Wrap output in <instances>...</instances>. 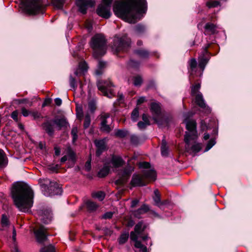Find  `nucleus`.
I'll use <instances>...</instances> for the list:
<instances>
[{"mask_svg":"<svg viewBox=\"0 0 252 252\" xmlns=\"http://www.w3.org/2000/svg\"><path fill=\"white\" fill-rule=\"evenodd\" d=\"M205 34L211 35L215 34L217 32V27L214 24L211 23H207L205 26Z\"/></svg>","mask_w":252,"mask_h":252,"instance_id":"a878e982","label":"nucleus"},{"mask_svg":"<svg viewBox=\"0 0 252 252\" xmlns=\"http://www.w3.org/2000/svg\"><path fill=\"white\" fill-rule=\"evenodd\" d=\"M92 196L93 198H96L99 201H102L105 197V193L102 191H99L93 192Z\"/></svg>","mask_w":252,"mask_h":252,"instance_id":"473e14b6","label":"nucleus"},{"mask_svg":"<svg viewBox=\"0 0 252 252\" xmlns=\"http://www.w3.org/2000/svg\"><path fill=\"white\" fill-rule=\"evenodd\" d=\"M90 46L94 50L93 56L95 58H98L106 53V39L101 34H96L92 38Z\"/></svg>","mask_w":252,"mask_h":252,"instance_id":"39448f33","label":"nucleus"},{"mask_svg":"<svg viewBox=\"0 0 252 252\" xmlns=\"http://www.w3.org/2000/svg\"><path fill=\"white\" fill-rule=\"evenodd\" d=\"M88 108L91 113H94L96 109V104L94 100L89 102Z\"/></svg>","mask_w":252,"mask_h":252,"instance_id":"a18cd8bd","label":"nucleus"},{"mask_svg":"<svg viewBox=\"0 0 252 252\" xmlns=\"http://www.w3.org/2000/svg\"><path fill=\"white\" fill-rule=\"evenodd\" d=\"M113 215V213L111 212H108L106 213H105L103 216L102 218L105 219H111L112 218Z\"/></svg>","mask_w":252,"mask_h":252,"instance_id":"e2e57ef3","label":"nucleus"},{"mask_svg":"<svg viewBox=\"0 0 252 252\" xmlns=\"http://www.w3.org/2000/svg\"><path fill=\"white\" fill-rule=\"evenodd\" d=\"M197 62L195 59H191L189 61V72L190 74L189 80H191V76L196 73Z\"/></svg>","mask_w":252,"mask_h":252,"instance_id":"4be33fe9","label":"nucleus"},{"mask_svg":"<svg viewBox=\"0 0 252 252\" xmlns=\"http://www.w3.org/2000/svg\"><path fill=\"white\" fill-rule=\"evenodd\" d=\"M91 159L89 158L86 162L85 165V170L87 171H89L91 169Z\"/></svg>","mask_w":252,"mask_h":252,"instance_id":"052dcab7","label":"nucleus"},{"mask_svg":"<svg viewBox=\"0 0 252 252\" xmlns=\"http://www.w3.org/2000/svg\"><path fill=\"white\" fill-rule=\"evenodd\" d=\"M150 125V123L140 121L138 123L137 126L139 129H143L145 128L148 126H149Z\"/></svg>","mask_w":252,"mask_h":252,"instance_id":"603ef678","label":"nucleus"},{"mask_svg":"<svg viewBox=\"0 0 252 252\" xmlns=\"http://www.w3.org/2000/svg\"><path fill=\"white\" fill-rule=\"evenodd\" d=\"M8 159L4 152L0 149V168H3L7 165Z\"/></svg>","mask_w":252,"mask_h":252,"instance_id":"bb28decb","label":"nucleus"},{"mask_svg":"<svg viewBox=\"0 0 252 252\" xmlns=\"http://www.w3.org/2000/svg\"><path fill=\"white\" fill-rule=\"evenodd\" d=\"M128 237H129V235L128 233H123L122 234L119 239V244H123L124 243H125L128 238Z\"/></svg>","mask_w":252,"mask_h":252,"instance_id":"a19ab883","label":"nucleus"},{"mask_svg":"<svg viewBox=\"0 0 252 252\" xmlns=\"http://www.w3.org/2000/svg\"><path fill=\"white\" fill-rule=\"evenodd\" d=\"M60 167V165L58 164H52L48 166V169L52 172H57Z\"/></svg>","mask_w":252,"mask_h":252,"instance_id":"8fccbe9b","label":"nucleus"},{"mask_svg":"<svg viewBox=\"0 0 252 252\" xmlns=\"http://www.w3.org/2000/svg\"><path fill=\"white\" fill-rule=\"evenodd\" d=\"M150 110L153 115V120L159 126L164 124L167 125L168 122L167 119H159V117L161 114V107L160 103L157 102H152L151 104Z\"/></svg>","mask_w":252,"mask_h":252,"instance_id":"9b49d317","label":"nucleus"},{"mask_svg":"<svg viewBox=\"0 0 252 252\" xmlns=\"http://www.w3.org/2000/svg\"><path fill=\"white\" fill-rule=\"evenodd\" d=\"M131 142L133 144H137L138 141V137L136 135H132L130 138Z\"/></svg>","mask_w":252,"mask_h":252,"instance_id":"338daca9","label":"nucleus"},{"mask_svg":"<svg viewBox=\"0 0 252 252\" xmlns=\"http://www.w3.org/2000/svg\"><path fill=\"white\" fill-rule=\"evenodd\" d=\"M40 220L45 224L50 223L52 220V211L49 209L40 210L38 212Z\"/></svg>","mask_w":252,"mask_h":252,"instance_id":"ddd939ff","label":"nucleus"},{"mask_svg":"<svg viewBox=\"0 0 252 252\" xmlns=\"http://www.w3.org/2000/svg\"><path fill=\"white\" fill-rule=\"evenodd\" d=\"M18 112L17 110H15L11 114V117L16 122H18Z\"/></svg>","mask_w":252,"mask_h":252,"instance_id":"4d7b16f0","label":"nucleus"},{"mask_svg":"<svg viewBox=\"0 0 252 252\" xmlns=\"http://www.w3.org/2000/svg\"><path fill=\"white\" fill-rule=\"evenodd\" d=\"M216 144L215 140L213 138L211 139L208 142L204 152L208 151Z\"/></svg>","mask_w":252,"mask_h":252,"instance_id":"49530a36","label":"nucleus"},{"mask_svg":"<svg viewBox=\"0 0 252 252\" xmlns=\"http://www.w3.org/2000/svg\"><path fill=\"white\" fill-rule=\"evenodd\" d=\"M40 252H55V248L53 246L50 245L42 248L40 250Z\"/></svg>","mask_w":252,"mask_h":252,"instance_id":"37998d69","label":"nucleus"},{"mask_svg":"<svg viewBox=\"0 0 252 252\" xmlns=\"http://www.w3.org/2000/svg\"><path fill=\"white\" fill-rule=\"evenodd\" d=\"M94 143L96 147V156L97 157H99L106 149L105 139H96L94 140Z\"/></svg>","mask_w":252,"mask_h":252,"instance_id":"f3484780","label":"nucleus"},{"mask_svg":"<svg viewBox=\"0 0 252 252\" xmlns=\"http://www.w3.org/2000/svg\"><path fill=\"white\" fill-rule=\"evenodd\" d=\"M97 87L104 96L111 98L115 95L114 85L110 80H98L97 82Z\"/></svg>","mask_w":252,"mask_h":252,"instance_id":"1a4fd4ad","label":"nucleus"},{"mask_svg":"<svg viewBox=\"0 0 252 252\" xmlns=\"http://www.w3.org/2000/svg\"><path fill=\"white\" fill-rule=\"evenodd\" d=\"M139 165L140 168H145L146 170L149 169L150 166V163L147 162H140Z\"/></svg>","mask_w":252,"mask_h":252,"instance_id":"13d9d810","label":"nucleus"},{"mask_svg":"<svg viewBox=\"0 0 252 252\" xmlns=\"http://www.w3.org/2000/svg\"><path fill=\"white\" fill-rule=\"evenodd\" d=\"M109 118L110 114L108 113H102L101 115L100 130L102 131L109 133L111 131V129L108 120Z\"/></svg>","mask_w":252,"mask_h":252,"instance_id":"2eb2a0df","label":"nucleus"},{"mask_svg":"<svg viewBox=\"0 0 252 252\" xmlns=\"http://www.w3.org/2000/svg\"><path fill=\"white\" fill-rule=\"evenodd\" d=\"M128 134V131L125 129H118L116 131L115 135L118 137L124 138Z\"/></svg>","mask_w":252,"mask_h":252,"instance_id":"c9c22d12","label":"nucleus"},{"mask_svg":"<svg viewBox=\"0 0 252 252\" xmlns=\"http://www.w3.org/2000/svg\"><path fill=\"white\" fill-rule=\"evenodd\" d=\"M79 68L82 71H87L88 69L87 63L85 62H80L79 64Z\"/></svg>","mask_w":252,"mask_h":252,"instance_id":"864d4df0","label":"nucleus"},{"mask_svg":"<svg viewBox=\"0 0 252 252\" xmlns=\"http://www.w3.org/2000/svg\"><path fill=\"white\" fill-rule=\"evenodd\" d=\"M135 54L138 55L141 58H147L149 56V53L148 51L145 50H136L134 51Z\"/></svg>","mask_w":252,"mask_h":252,"instance_id":"2f4dec72","label":"nucleus"},{"mask_svg":"<svg viewBox=\"0 0 252 252\" xmlns=\"http://www.w3.org/2000/svg\"><path fill=\"white\" fill-rule=\"evenodd\" d=\"M110 170V167L108 163H105L103 167L99 170L98 175L99 177L102 178L107 176Z\"/></svg>","mask_w":252,"mask_h":252,"instance_id":"cd10ccee","label":"nucleus"},{"mask_svg":"<svg viewBox=\"0 0 252 252\" xmlns=\"http://www.w3.org/2000/svg\"><path fill=\"white\" fill-rule=\"evenodd\" d=\"M34 233L38 243H42L47 240V229L44 226H40L38 229H34Z\"/></svg>","mask_w":252,"mask_h":252,"instance_id":"4468645a","label":"nucleus"},{"mask_svg":"<svg viewBox=\"0 0 252 252\" xmlns=\"http://www.w3.org/2000/svg\"><path fill=\"white\" fill-rule=\"evenodd\" d=\"M39 181L42 184V191L45 196H52L62 194V189L57 182L47 178L40 179Z\"/></svg>","mask_w":252,"mask_h":252,"instance_id":"423d86ee","label":"nucleus"},{"mask_svg":"<svg viewBox=\"0 0 252 252\" xmlns=\"http://www.w3.org/2000/svg\"><path fill=\"white\" fill-rule=\"evenodd\" d=\"M146 101V97L144 96L140 97L137 101V104L140 105Z\"/></svg>","mask_w":252,"mask_h":252,"instance_id":"774afa93","label":"nucleus"},{"mask_svg":"<svg viewBox=\"0 0 252 252\" xmlns=\"http://www.w3.org/2000/svg\"><path fill=\"white\" fill-rule=\"evenodd\" d=\"M65 0H53L52 3L58 9H62Z\"/></svg>","mask_w":252,"mask_h":252,"instance_id":"f704fd0d","label":"nucleus"},{"mask_svg":"<svg viewBox=\"0 0 252 252\" xmlns=\"http://www.w3.org/2000/svg\"><path fill=\"white\" fill-rule=\"evenodd\" d=\"M133 170V168L131 166H128L123 169L122 176L123 177L129 176Z\"/></svg>","mask_w":252,"mask_h":252,"instance_id":"e433bc0d","label":"nucleus"},{"mask_svg":"<svg viewBox=\"0 0 252 252\" xmlns=\"http://www.w3.org/2000/svg\"><path fill=\"white\" fill-rule=\"evenodd\" d=\"M78 129L77 126H73L71 131V134L72 136V141L75 142L78 138Z\"/></svg>","mask_w":252,"mask_h":252,"instance_id":"ea45409f","label":"nucleus"},{"mask_svg":"<svg viewBox=\"0 0 252 252\" xmlns=\"http://www.w3.org/2000/svg\"><path fill=\"white\" fill-rule=\"evenodd\" d=\"M143 82V79L141 76L137 75L133 78V84L135 86H140Z\"/></svg>","mask_w":252,"mask_h":252,"instance_id":"58836bf2","label":"nucleus"},{"mask_svg":"<svg viewBox=\"0 0 252 252\" xmlns=\"http://www.w3.org/2000/svg\"><path fill=\"white\" fill-rule=\"evenodd\" d=\"M210 59L209 53L206 48L204 51L202 55L200 56L199 58V64L198 66L201 69V72L200 73L199 76L202 75L203 72L205 68V66L208 63Z\"/></svg>","mask_w":252,"mask_h":252,"instance_id":"dca6fc26","label":"nucleus"},{"mask_svg":"<svg viewBox=\"0 0 252 252\" xmlns=\"http://www.w3.org/2000/svg\"><path fill=\"white\" fill-rule=\"evenodd\" d=\"M150 210L149 207L146 204L142 205L140 208H139V211H142L143 213H145L149 211Z\"/></svg>","mask_w":252,"mask_h":252,"instance_id":"bf43d9fd","label":"nucleus"},{"mask_svg":"<svg viewBox=\"0 0 252 252\" xmlns=\"http://www.w3.org/2000/svg\"><path fill=\"white\" fill-rule=\"evenodd\" d=\"M142 176L144 179L150 181H155L156 179V173L152 169H146L143 171Z\"/></svg>","mask_w":252,"mask_h":252,"instance_id":"b1692460","label":"nucleus"},{"mask_svg":"<svg viewBox=\"0 0 252 252\" xmlns=\"http://www.w3.org/2000/svg\"><path fill=\"white\" fill-rule=\"evenodd\" d=\"M186 127L188 131L185 135V149L190 153H197L201 149V144L196 142L198 138L196 124L194 120H186Z\"/></svg>","mask_w":252,"mask_h":252,"instance_id":"7ed1b4c3","label":"nucleus"},{"mask_svg":"<svg viewBox=\"0 0 252 252\" xmlns=\"http://www.w3.org/2000/svg\"><path fill=\"white\" fill-rule=\"evenodd\" d=\"M160 149L161 155L163 157H167L168 155V147L164 138L162 140Z\"/></svg>","mask_w":252,"mask_h":252,"instance_id":"c85d7f7f","label":"nucleus"},{"mask_svg":"<svg viewBox=\"0 0 252 252\" xmlns=\"http://www.w3.org/2000/svg\"><path fill=\"white\" fill-rule=\"evenodd\" d=\"M154 194L155 196L153 197V199L155 205L159 207H161L163 203L161 201L160 194L158 190L156 189L154 191Z\"/></svg>","mask_w":252,"mask_h":252,"instance_id":"c756f323","label":"nucleus"},{"mask_svg":"<svg viewBox=\"0 0 252 252\" xmlns=\"http://www.w3.org/2000/svg\"><path fill=\"white\" fill-rule=\"evenodd\" d=\"M139 117V111L138 108H135L132 112L131 115V120L133 122H136Z\"/></svg>","mask_w":252,"mask_h":252,"instance_id":"4c0bfd02","label":"nucleus"},{"mask_svg":"<svg viewBox=\"0 0 252 252\" xmlns=\"http://www.w3.org/2000/svg\"><path fill=\"white\" fill-rule=\"evenodd\" d=\"M21 112L24 117H28L30 114H31V112L27 110L25 108L23 107L21 109Z\"/></svg>","mask_w":252,"mask_h":252,"instance_id":"680f3d73","label":"nucleus"},{"mask_svg":"<svg viewBox=\"0 0 252 252\" xmlns=\"http://www.w3.org/2000/svg\"><path fill=\"white\" fill-rule=\"evenodd\" d=\"M103 3L99 5L96 9V13L105 19L109 18L111 15V7L113 0H102Z\"/></svg>","mask_w":252,"mask_h":252,"instance_id":"9d476101","label":"nucleus"},{"mask_svg":"<svg viewBox=\"0 0 252 252\" xmlns=\"http://www.w3.org/2000/svg\"><path fill=\"white\" fill-rule=\"evenodd\" d=\"M130 237V239L135 242V247L137 249H138L140 252H147V247L144 245L142 244L140 241L138 240L137 236L134 232L133 231L131 232Z\"/></svg>","mask_w":252,"mask_h":252,"instance_id":"aec40b11","label":"nucleus"},{"mask_svg":"<svg viewBox=\"0 0 252 252\" xmlns=\"http://www.w3.org/2000/svg\"><path fill=\"white\" fill-rule=\"evenodd\" d=\"M41 126L42 129L50 136L53 135L55 132V125L52 120H47L43 123Z\"/></svg>","mask_w":252,"mask_h":252,"instance_id":"a211bd4d","label":"nucleus"},{"mask_svg":"<svg viewBox=\"0 0 252 252\" xmlns=\"http://www.w3.org/2000/svg\"><path fill=\"white\" fill-rule=\"evenodd\" d=\"M1 224L3 226H6L8 225V220L5 215H2Z\"/></svg>","mask_w":252,"mask_h":252,"instance_id":"6e6d98bb","label":"nucleus"},{"mask_svg":"<svg viewBox=\"0 0 252 252\" xmlns=\"http://www.w3.org/2000/svg\"><path fill=\"white\" fill-rule=\"evenodd\" d=\"M46 0H22L24 11L29 15L43 14Z\"/></svg>","mask_w":252,"mask_h":252,"instance_id":"20e7f679","label":"nucleus"},{"mask_svg":"<svg viewBox=\"0 0 252 252\" xmlns=\"http://www.w3.org/2000/svg\"><path fill=\"white\" fill-rule=\"evenodd\" d=\"M200 88V84L197 83L191 87V94L192 96H195L194 102L201 109L205 111L206 113L211 112L210 108L207 106L205 102L202 94L199 92Z\"/></svg>","mask_w":252,"mask_h":252,"instance_id":"0eeeda50","label":"nucleus"},{"mask_svg":"<svg viewBox=\"0 0 252 252\" xmlns=\"http://www.w3.org/2000/svg\"><path fill=\"white\" fill-rule=\"evenodd\" d=\"M91 124V117L90 116L87 114L85 115L84 123V127L85 128H87L89 127Z\"/></svg>","mask_w":252,"mask_h":252,"instance_id":"c03bdc74","label":"nucleus"},{"mask_svg":"<svg viewBox=\"0 0 252 252\" xmlns=\"http://www.w3.org/2000/svg\"><path fill=\"white\" fill-rule=\"evenodd\" d=\"M140 63L136 61L131 60L128 62V65L129 67L134 68L139 67Z\"/></svg>","mask_w":252,"mask_h":252,"instance_id":"de8ad7c7","label":"nucleus"},{"mask_svg":"<svg viewBox=\"0 0 252 252\" xmlns=\"http://www.w3.org/2000/svg\"><path fill=\"white\" fill-rule=\"evenodd\" d=\"M76 115H77V116L80 119L82 117L83 111H82V109L81 108L77 107Z\"/></svg>","mask_w":252,"mask_h":252,"instance_id":"0e129e2a","label":"nucleus"},{"mask_svg":"<svg viewBox=\"0 0 252 252\" xmlns=\"http://www.w3.org/2000/svg\"><path fill=\"white\" fill-rule=\"evenodd\" d=\"M76 3L79 8V11L83 14L87 12L88 7H93L94 4V0H76Z\"/></svg>","mask_w":252,"mask_h":252,"instance_id":"f8f14e48","label":"nucleus"},{"mask_svg":"<svg viewBox=\"0 0 252 252\" xmlns=\"http://www.w3.org/2000/svg\"><path fill=\"white\" fill-rule=\"evenodd\" d=\"M130 39L126 34L116 36L113 40L112 48L116 52L126 51L130 46Z\"/></svg>","mask_w":252,"mask_h":252,"instance_id":"6e6552de","label":"nucleus"},{"mask_svg":"<svg viewBox=\"0 0 252 252\" xmlns=\"http://www.w3.org/2000/svg\"><path fill=\"white\" fill-rule=\"evenodd\" d=\"M206 4L209 8L216 7L220 5V2L218 0L208 1Z\"/></svg>","mask_w":252,"mask_h":252,"instance_id":"09e8293b","label":"nucleus"},{"mask_svg":"<svg viewBox=\"0 0 252 252\" xmlns=\"http://www.w3.org/2000/svg\"><path fill=\"white\" fill-rule=\"evenodd\" d=\"M106 63L103 61H99L98 63V69L96 70V74L98 75L101 74L102 72L101 69L105 67Z\"/></svg>","mask_w":252,"mask_h":252,"instance_id":"79ce46f5","label":"nucleus"},{"mask_svg":"<svg viewBox=\"0 0 252 252\" xmlns=\"http://www.w3.org/2000/svg\"><path fill=\"white\" fill-rule=\"evenodd\" d=\"M144 230V228L143 227V223L142 222H138L134 227V233L137 236V238L140 237L143 241H145L149 239L148 236H141V233Z\"/></svg>","mask_w":252,"mask_h":252,"instance_id":"5701e85b","label":"nucleus"},{"mask_svg":"<svg viewBox=\"0 0 252 252\" xmlns=\"http://www.w3.org/2000/svg\"><path fill=\"white\" fill-rule=\"evenodd\" d=\"M52 120L54 125L57 126V128L58 130H60L63 127H67L68 124L66 119L64 117Z\"/></svg>","mask_w":252,"mask_h":252,"instance_id":"393cba45","label":"nucleus"},{"mask_svg":"<svg viewBox=\"0 0 252 252\" xmlns=\"http://www.w3.org/2000/svg\"><path fill=\"white\" fill-rule=\"evenodd\" d=\"M110 163L112 164L113 167L118 168L122 166L124 164L125 161L121 157L113 155L110 161Z\"/></svg>","mask_w":252,"mask_h":252,"instance_id":"412c9836","label":"nucleus"},{"mask_svg":"<svg viewBox=\"0 0 252 252\" xmlns=\"http://www.w3.org/2000/svg\"><path fill=\"white\" fill-rule=\"evenodd\" d=\"M34 192L27 184L16 183L11 189V196L18 210L23 213L31 212L33 206Z\"/></svg>","mask_w":252,"mask_h":252,"instance_id":"f03ea898","label":"nucleus"},{"mask_svg":"<svg viewBox=\"0 0 252 252\" xmlns=\"http://www.w3.org/2000/svg\"><path fill=\"white\" fill-rule=\"evenodd\" d=\"M130 184L134 187H141L146 186L148 183L145 181L142 175H133Z\"/></svg>","mask_w":252,"mask_h":252,"instance_id":"6ab92c4d","label":"nucleus"},{"mask_svg":"<svg viewBox=\"0 0 252 252\" xmlns=\"http://www.w3.org/2000/svg\"><path fill=\"white\" fill-rule=\"evenodd\" d=\"M69 84L70 87L74 90H75L77 87L76 80L71 75L69 77Z\"/></svg>","mask_w":252,"mask_h":252,"instance_id":"3c124183","label":"nucleus"},{"mask_svg":"<svg viewBox=\"0 0 252 252\" xmlns=\"http://www.w3.org/2000/svg\"><path fill=\"white\" fill-rule=\"evenodd\" d=\"M147 9L146 0H124L116 1L113 6L115 14L129 23L140 20L138 15L145 13Z\"/></svg>","mask_w":252,"mask_h":252,"instance_id":"f257e3e1","label":"nucleus"},{"mask_svg":"<svg viewBox=\"0 0 252 252\" xmlns=\"http://www.w3.org/2000/svg\"><path fill=\"white\" fill-rule=\"evenodd\" d=\"M31 115L33 117L34 119L42 118L41 113L37 111H32Z\"/></svg>","mask_w":252,"mask_h":252,"instance_id":"5fc2aeb1","label":"nucleus"},{"mask_svg":"<svg viewBox=\"0 0 252 252\" xmlns=\"http://www.w3.org/2000/svg\"><path fill=\"white\" fill-rule=\"evenodd\" d=\"M133 215L138 218H139L141 214H144L142 211H139V209L134 211L133 213Z\"/></svg>","mask_w":252,"mask_h":252,"instance_id":"69168bd1","label":"nucleus"},{"mask_svg":"<svg viewBox=\"0 0 252 252\" xmlns=\"http://www.w3.org/2000/svg\"><path fill=\"white\" fill-rule=\"evenodd\" d=\"M146 31V28L144 25L138 24L134 28V31L137 35L143 33Z\"/></svg>","mask_w":252,"mask_h":252,"instance_id":"72a5a7b5","label":"nucleus"},{"mask_svg":"<svg viewBox=\"0 0 252 252\" xmlns=\"http://www.w3.org/2000/svg\"><path fill=\"white\" fill-rule=\"evenodd\" d=\"M86 205L87 209L90 212H94L95 211L97 208H98L97 204L91 200H88L86 202Z\"/></svg>","mask_w":252,"mask_h":252,"instance_id":"7c9ffc66","label":"nucleus"}]
</instances>
